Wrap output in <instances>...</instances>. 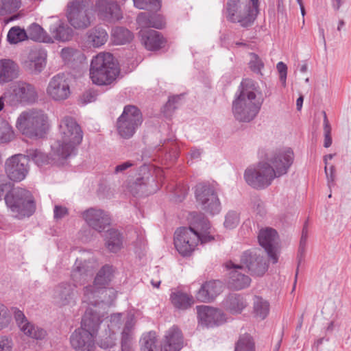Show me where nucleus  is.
Listing matches in <instances>:
<instances>
[{
	"instance_id": "f257e3e1",
	"label": "nucleus",
	"mask_w": 351,
	"mask_h": 351,
	"mask_svg": "<svg viewBox=\"0 0 351 351\" xmlns=\"http://www.w3.org/2000/svg\"><path fill=\"white\" fill-rule=\"evenodd\" d=\"M189 227H180L174 234V245L182 256H189L195 250L198 243H205L214 240L210 234L209 221L202 213H190Z\"/></svg>"
},
{
	"instance_id": "f03ea898",
	"label": "nucleus",
	"mask_w": 351,
	"mask_h": 351,
	"mask_svg": "<svg viewBox=\"0 0 351 351\" xmlns=\"http://www.w3.org/2000/svg\"><path fill=\"white\" fill-rule=\"evenodd\" d=\"M264 98L259 86L254 80L243 79L234 95L232 111L239 122L249 123L259 113Z\"/></svg>"
},
{
	"instance_id": "7ed1b4c3",
	"label": "nucleus",
	"mask_w": 351,
	"mask_h": 351,
	"mask_svg": "<svg viewBox=\"0 0 351 351\" xmlns=\"http://www.w3.org/2000/svg\"><path fill=\"white\" fill-rule=\"evenodd\" d=\"M60 138L51 145V154L58 159H66L75 156L82 143L83 132L75 119L64 117L60 123Z\"/></svg>"
},
{
	"instance_id": "20e7f679",
	"label": "nucleus",
	"mask_w": 351,
	"mask_h": 351,
	"mask_svg": "<svg viewBox=\"0 0 351 351\" xmlns=\"http://www.w3.org/2000/svg\"><path fill=\"white\" fill-rule=\"evenodd\" d=\"M93 270L86 262L77 260L71 271L73 285L69 282L60 283L54 290V298L60 305L65 306L73 302L75 298V289L77 285H84L92 276Z\"/></svg>"
},
{
	"instance_id": "39448f33",
	"label": "nucleus",
	"mask_w": 351,
	"mask_h": 351,
	"mask_svg": "<svg viewBox=\"0 0 351 351\" xmlns=\"http://www.w3.org/2000/svg\"><path fill=\"white\" fill-rule=\"evenodd\" d=\"M16 128L28 138H42L49 128L48 116L40 110L23 112L17 119Z\"/></svg>"
},
{
	"instance_id": "423d86ee",
	"label": "nucleus",
	"mask_w": 351,
	"mask_h": 351,
	"mask_svg": "<svg viewBox=\"0 0 351 351\" xmlns=\"http://www.w3.org/2000/svg\"><path fill=\"white\" fill-rule=\"evenodd\" d=\"M119 73L118 64L110 53H99L92 59L90 77L93 84H109Z\"/></svg>"
},
{
	"instance_id": "0eeeda50",
	"label": "nucleus",
	"mask_w": 351,
	"mask_h": 351,
	"mask_svg": "<svg viewBox=\"0 0 351 351\" xmlns=\"http://www.w3.org/2000/svg\"><path fill=\"white\" fill-rule=\"evenodd\" d=\"M5 202L14 217L19 219L32 216L36 210L34 197L25 189H13L5 196Z\"/></svg>"
},
{
	"instance_id": "6e6552de",
	"label": "nucleus",
	"mask_w": 351,
	"mask_h": 351,
	"mask_svg": "<svg viewBox=\"0 0 351 351\" xmlns=\"http://www.w3.org/2000/svg\"><path fill=\"white\" fill-rule=\"evenodd\" d=\"M90 0H74L67 6L66 18L75 29L84 30L94 20Z\"/></svg>"
},
{
	"instance_id": "1a4fd4ad",
	"label": "nucleus",
	"mask_w": 351,
	"mask_h": 351,
	"mask_svg": "<svg viewBox=\"0 0 351 351\" xmlns=\"http://www.w3.org/2000/svg\"><path fill=\"white\" fill-rule=\"evenodd\" d=\"M256 12L257 10L251 5L249 0H228L226 3L227 19L243 27L253 24Z\"/></svg>"
},
{
	"instance_id": "9d476101",
	"label": "nucleus",
	"mask_w": 351,
	"mask_h": 351,
	"mask_svg": "<svg viewBox=\"0 0 351 351\" xmlns=\"http://www.w3.org/2000/svg\"><path fill=\"white\" fill-rule=\"evenodd\" d=\"M113 267L109 265H104L97 272L93 285L84 288L83 302L93 306H96L99 300V295L106 291L113 277Z\"/></svg>"
},
{
	"instance_id": "9b49d317",
	"label": "nucleus",
	"mask_w": 351,
	"mask_h": 351,
	"mask_svg": "<svg viewBox=\"0 0 351 351\" xmlns=\"http://www.w3.org/2000/svg\"><path fill=\"white\" fill-rule=\"evenodd\" d=\"M278 178L274 169L267 162H260L255 168H247L244 173L245 182L258 190L266 189Z\"/></svg>"
},
{
	"instance_id": "f8f14e48",
	"label": "nucleus",
	"mask_w": 351,
	"mask_h": 351,
	"mask_svg": "<svg viewBox=\"0 0 351 351\" xmlns=\"http://www.w3.org/2000/svg\"><path fill=\"white\" fill-rule=\"evenodd\" d=\"M143 121L142 113L136 106H125L122 114L117 121L118 134L125 139L132 137L142 124Z\"/></svg>"
},
{
	"instance_id": "ddd939ff",
	"label": "nucleus",
	"mask_w": 351,
	"mask_h": 351,
	"mask_svg": "<svg viewBox=\"0 0 351 351\" xmlns=\"http://www.w3.org/2000/svg\"><path fill=\"white\" fill-rule=\"evenodd\" d=\"M195 197L202 210L210 215L218 214L221 202L215 186L208 182H200L195 187Z\"/></svg>"
},
{
	"instance_id": "4468645a",
	"label": "nucleus",
	"mask_w": 351,
	"mask_h": 351,
	"mask_svg": "<svg viewBox=\"0 0 351 351\" xmlns=\"http://www.w3.org/2000/svg\"><path fill=\"white\" fill-rule=\"evenodd\" d=\"M11 92L6 93L10 99L15 103L32 104L38 99L37 91L34 85L18 81L11 87Z\"/></svg>"
},
{
	"instance_id": "2eb2a0df",
	"label": "nucleus",
	"mask_w": 351,
	"mask_h": 351,
	"mask_svg": "<svg viewBox=\"0 0 351 351\" xmlns=\"http://www.w3.org/2000/svg\"><path fill=\"white\" fill-rule=\"evenodd\" d=\"M293 152L290 149L275 150L267 155V162L274 169L278 177L286 174L293 162Z\"/></svg>"
},
{
	"instance_id": "dca6fc26",
	"label": "nucleus",
	"mask_w": 351,
	"mask_h": 351,
	"mask_svg": "<svg viewBox=\"0 0 351 351\" xmlns=\"http://www.w3.org/2000/svg\"><path fill=\"white\" fill-rule=\"evenodd\" d=\"M5 169L10 180L21 182L28 173V160L23 154H15L7 159Z\"/></svg>"
},
{
	"instance_id": "f3484780",
	"label": "nucleus",
	"mask_w": 351,
	"mask_h": 351,
	"mask_svg": "<svg viewBox=\"0 0 351 351\" xmlns=\"http://www.w3.org/2000/svg\"><path fill=\"white\" fill-rule=\"evenodd\" d=\"M95 11L99 19L108 23H114L123 18L121 7L115 0H97Z\"/></svg>"
},
{
	"instance_id": "a211bd4d",
	"label": "nucleus",
	"mask_w": 351,
	"mask_h": 351,
	"mask_svg": "<svg viewBox=\"0 0 351 351\" xmlns=\"http://www.w3.org/2000/svg\"><path fill=\"white\" fill-rule=\"evenodd\" d=\"M197 317L199 324L208 328L219 326L227 321L222 310L208 306L197 307Z\"/></svg>"
},
{
	"instance_id": "6ab92c4d",
	"label": "nucleus",
	"mask_w": 351,
	"mask_h": 351,
	"mask_svg": "<svg viewBox=\"0 0 351 351\" xmlns=\"http://www.w3.org/2000/svg\"><path fill=\"white\" fill-rule=\"evenodd\" d=\"M47 94L54 101H63L69 97V82L65 74L58 73L50 80L47 88Z\"/></svg>"
},
{
	"instance_id": "aec40b11",
	"label": "nucleus",
	"mask_w": 351,
	"mask_h": 351,
	"mask_svg": "<svg viewBox=\"0 0 351 351\" xmlns=\"http://www.w3.org/2000/svg\"><path fill=\"white\" fill-rule=\"evenodd\" d=\"M14 317L21 331L26 336L36 340H43L47 337V330L29 322L23 311L14 308Z\"/></svg>"
},
{
	"instance_id": "412c9836",
	"label": "nucleus",
	"mask_w": 351,
	"mask_h": 351,
	"mask_svg": "<svg viewBox=\"0 0 351 351\" xmlns=\"http://www.w3.org/2000/svg\"><path fill=\"white\" fill-rule=\"evenodd\" d=\"M86 223L95 230L101 232L111 223L109 214L104 210L90 208L82 213Z\"/></svg>"
},
{
	"instance_id": "4be33fe9",
	"label": "nucleus",
	"mask_w": 351,
	"mask_h": 351,
	"mask_svg": "<svg viewBox=\"0 0 351 351\" xmlns=\"http://www.w3.org/2000/svg\"><path fill=\"white\" fill-rule=\"evenodd\" d=\"M95 337L90 331L77 328L71 333L69 340L75 351H95Z\"/></svg>"
},
{
	"instance_id": "5701e85b",
	"label": "nucleus",
	"mask_w": 351,
	"mask_h": 351,
	"mask_svg": "<svg viewBox=\"0 0 351 351\" xmlns=\"http://www.w3.org/2000/svg\"><path fill=\"white\" fill-rule=\"evenodd\" d=\"M241 261L247 267L252 276H262L268 269L266 258L256 252H245L241 256Z\"/></svg>"
},
{
	"instance_id": "b1692460",
	"label": "nucleus",
	"mask_w": 351,
	"mask_h": 351,
	"mask_svg": "<svg viewBox=\"0 0 351 351\" xmlns=\"http://www.w3.org/2000/svg\"><path fill=\"white\" fill-rule=\"evenodd\" d=\"M225 267L227 269H232L229 273L228 281V287L234 290H241L247 288L251 283V278L240 271L243 269L241 265L235 264L229 261L226 263Z\"/></svg>"
},
{
	"instance_id": "393cba45",
	"label": "nucleus",
	"mask_w": 351,
	"mask_h": 351,
	"mask_svg": "<svg viewBox=\"0 0 351 351\" xmlns=\"http://www.w3.org/2000/svg\"><path fill=\"white\" fill-rule=\"evenodd\" d=\"M258 239L260 245L264 248L272 263H276L278 260L276 253V245L278 239L277 231L271 228L261 230L259 232Z\"/></svg>"
},
{
	"instance_id": "a878e982",
	"label": "nucleus",
	"mask_w": 351,
	"mask_h": 351,
	"mask_svg": "<svg viewBox=\"0 0 351 351\" xmlns=\"http://www.w3.org/2000/svg\"><path fill=\"white\" fill-rule=\"evenodd\" d=\"M138 34L141 37V43L147 50L156 51L161 49L165 45V38L156 30L141 29Z\"/></svg>"
},
{
	"instance_id": "bb28decb",
	"label": "nucleus",
	"mask_w": 351,
	"mask_h": 351,
	"mask_svg": "<svg viewBox=\"0 0 351 351\" xmlns=\"http://www.w3.org/2000/svg\"><path fill=\"white\" fill-rule=\"evenodd\" d=\"M223 285L219 280L204 282L196 294V298L202 302H210L222 292Z\"/></svg>"
},
{
	"instance_id": "cd10ccee",
	"label": "nucleus",
	"mask_w": 351,
	"mask_h": 351,
	"mask_svg": "<svg viewBox=\"0 0 351 351\" xmlns=\"http://www.w3.org/2000/svg\"><path fill=\"white\" fill-rule=\"evenodd\" d=\"M19 66L9 58L0 59V84L3 85L16 79L19 76Z\"/></svg>"
},
{
	"instance_id": "c85d7f7f",
	"label": "nucleus",
	"mask_w": 351,
	"mask_h": 351,
	"mask_svg": "<svg viewBox=\"0 0 351 351\" xmlns=\"http://www.w3.org/2000/svg\"><path fill=\"white\" fill-rule=\"evenodd\" d=\"M247 302L245 298L239 293H230L222 302V306L232 314H240L247 306Z\"/></svg>"
},
{
	"instance_id": "c756f323",
	"label": "nucleus",
	"mask_w": 351,
	"mask_h": 351,
	"mask_svg": "<svg viewBox=\"0 0 351 351\" xmlns=\"http://www.w3.org/2000/svg\"><path fill=\"white\" fill-rule=\"evenodd\" d=\"M182 346V332L177 327L173 326L167 332L161 351H180Z\"/></svg>"
},
{
	"instance_id": "7c9ffc66",
	"label": "nucleus",
	"mask_w": 351,
	"mask_h": 351,
	"mask_svg": "<svg viewBox=\"0 0 351 351\" xmlns=\"http://www.w3.org/2000/svg\"><path fill=\"white\" fill-rule=\"evenodd\" d=\"M102 321L103 319L99 313L88 308L82 317L80 328L90 331L92 335L96 337Z\"/></svg>"
},
{
	"instance_id": "2f4dec72",
	"label": "nucleus",
	"mask_w": 351,
	"mask_h": 351,
	"mask_svg": "<svg viewBox=\"0 0 351 351\" xmlns=\"http://www.w3.org/2000/svg\"><path fill=\"white\" fill-rule=\"evenodd\" d=\"M49 31L53 40H56L60 42L71 40L74 34L73 29L60 20L51 25Z\"/></svg>"
},
{
	"instance_id": "473e14b6",
	"label": "nucleus",
	"mask_w": 351,
	"mask_h": 351,
	"mask_svg": "<svg viewBox=\"0 0 351 351\" xmlns=\"http://www.w3.org/2000/svg\"><path fill=\"white\" fill-rule=\"evenodd\" d=\"M136 21L142 29H149V27L162 29L165 26L163 18L156 14L141 12L138 15Z\"/></svg>"
},
{
	"instance_id": "72a5a7b5",
	"label": "nucleus",
	"mask_w": 351,
	"mask_h": 351,
	"mask_svg": "<svg viewBox=\"0 0 351 351\" xmlns=\"http://www.w3.org/2000/svg\"><path fill=\"white\" fill-rule=\"evenodd\" d=\"M87 41L94 47H100L108 39L106 29L100 25H96L86 32Z\"/></svg>"
},
{
	"instance_id": "f704fd0d",
	"label": "nucleus",
	"mask_w": 351,
	"mask_h": 351,
	"mask_svg": "<svg viewBox=\"0 0 351 351\" xmlns=\"http://www.w3.org/2000/svg\"><path fill=\"white\" fill-rule=\"evenodd\" d=\"M134 321L131 317H128L125 322L121 335V351H132V346L134 339Z\"/></svg>"
},
{
	"instance_id": "c9c22d12",
	"label": "nucleus",
	"mask_w": 351,
	"mask_h": 351,
	"mask_svg": "<svg viewBox=\"0 0 351 351\" xmlns=\"http://www.w3.org/2000/svg\"><path fill=\"white\" fill-rule=\"evenodd\" d=\"M170 300L173 306L179 310H186L194 303L191 295L180 290L173 291L170 295Z\"/></svg>"
},
{
	"instance_id": "e433bc0d",
	"label": "nucleus",
	"mask_w": 351,
	"mask_h": 351,
	"mask_svg": "<svg viewBox=\"0 0 351 351\" xmlns=\"http://www.w3.org/2000/svg\"><path fill=\"white\" fill-rule=\"evenodd\" d=\"M123 235L117 230L110 229L107 231L105 238V245L112 253H117L123 247Z\"/></svg>"
},
{
	"instance_id": "4c0bfd02",
	"label": "nucleus",
	"mask_w": 351,
	"mask_h": 351,
	"mask_svg": "<svg viewBox=\"0 0 351 351\" xmlns=\"http://www.w3.org/2000/svg\"><path fill=\"white\" fill-rule=\"evenodd\" d=\"M130 192L134 197L147 196L152 193L149 189V178L139 177L128 186Z\"/></svg>"
},
{
	"instance_id": "58836bf2",
	"label": "nucleus",
	"mask_w": 351,
	"mask_h": 351,
	"mask_svg": "<svg viewBox=\"0 0 351 351\" xmlns=\"http://www.w3.org/2000/svg\"><path fill=\"white\" fill-rule=\"evenodd\" d=\"M26 64L32 73L38 74L40 73L46 65L45 56L37 51H32L28 56Z\"/></svg>"
},
{
	"instance_id": "ea45409f",
	"label": "nucleus",
	"mask_w": 351,
	"mask_h": 351,
	"mask_svg": "<svg viewBox=\"0 0 351 351\" xmlns=\"http://www.w3.org/2000/svg\"><path fill=\"white\" fill-rule=\"evenodd\" d=\"M28 39L46 43H53V40L44 29L37 23L31 24L26 31Z\"/></svg>"
},
{
	"instance_id": "a19ab883",
	"label": "nucleus",
	"mask_w": 351,
	"mask_h": 351,
	"mask_svg": "<svg viewBox=\"0 0 351 351\" xmlns=\"http://www.w3.org/2000/svg\"><path fill=\"white\" fill-rule=\"evenodd\" d=\"M133 34L127 28L117 26L111 32L112 41L114 45H121L130 43L133 39Z\"/></svg>"
},
{
	"instance_id": "79ce46f5",
	"label": "nucleus",
	"mask_w": 351,
	"mask_h": 351,
	"mask_svg": "<svg viewBox=\"0 0 351 351\" xmlns=\"http://www.w3.org/2000/svg\"><path fill=\"white\" fill-rule=\"evenodd\" d=\"M157 337L154 331L145 333L140 339L141 351H158Z\"/></svg>"
},
{
	"instance_id": "37998d69",
	"label": "nucleus",
	"mask_w": 351,
	"mask_h": 351,
	"mask_svg": "<svg viewBox=\"0 0 351 351\" xmlns=\"http://www.w3.org/2000/svg\"><path fill=\"white\" fill-rule=\"evenodd\" d=\"M253 305L255 316L261 319H265L269 312V303L262 297L256 295L254 298Z\"/></svg>"
},
{
	"instance_id": "c03bdc74",
	"label": "nucleus",
	"mask_w": 351,
	"mask_h": 351,
	"mask_svg": "<svg viewBox=\"0 0 351 351\" xmlns=\"http://www.w3.org/2000/svg\"><path fill=\"white\" fill-rule=\"evenodd\" d=\"M234 351H255V343L252 336L247 333L241 335L235 343Z\"/></svg>"
},
{
	"instance_id": "a18cd8bd",
	"label": "nucleus",
	"mask_w": 351,
	"mask_h": 351,
	"mask_svg": "<svg viewBox=\"0 0 351 351\" xmlns=\"http://www.w3.org/2000/svg\"><path fill=\"white\" fill-rule=\"evenodd\" d=\"M27 39V32L19 26L11 27L7 35V40L10 44H17Z\"/></svg>"
},
{
	"instance_id": "49530a36",
	"label": "nucleus",
	"mask_w": 351,
	"mask_h": 351,
	"mask_svg": "<svg viewBox=\"0 0 351 351\" xmlns=\"http://www.w3.org/2000/svg\"><path fill=\"white\" fill-rule=\"evenodd\" d=\"M29 160H32L38 166H43L49 162V157L38 149H29L25 155Z\"/></svg>"
},
{
	"instance_id": "de8ad7c7",
	"label": "nucleus",
	"mask_w": 351,
	"mask_h": 351,
	"mask_svg": "<svg viewBox=\"0 0 351 351\" xmlns=\"http://www.w3.org/2000/svg\"><path fill=\"white\" fill-rule=\"evenodd\" d=\"M81 51L72 47H64L61 50V57L66 64L73 62L81 55Z\"/></svg>"
},
{
	"instance_id": "09e8293b",
	"label": "nucleus",
	"mask_w": 351,
	"mask_h": 351,
	"mask_svg": "<svg viewBox=\"0 0 351 351\" xmlns=\"http://www.w3.org/2000/svg\"><path fill=\"white\" fill-rule=\"evenodd\" d=\"M117 344L115 331L109 330L108 334L104 335L99 340V345L101 348L108 349L113 348Z\"/></svg>"
},
{
	"instance_id": "8fccbe9b",
	"label": "nucleus",
	"mask_w": 351,
	"mask_h": 351,
	"mask_svg": "<svg viewBox=\"0 0 351 351\" xmlns=\"http://www.w3.org/2000/svg\"><path fill=\"white\" fill-rule=\"evenodd\" d=\"M182 95H173L169 97L167 102L163 107L162 112L165 116H170L171 113L178 108V101L180 100Z\"/></svg>"
},
{
	"instance_id": "3c124183",
	"label": "nucleus",
	"mask_w": 351,
	"mask_h": 351,
	"mask_svg": "<svg viewBox=\"0 0 351 351\" xmlns=\"http://www.w3.org/2000/svg\"><path fill=\"white\" fill-rule=\"evenodd\" d=\"M250 60L249 62V67L252 71L256 73H261L262 69L264 67V63L261 58L254 53H250Z\"/></svg>"
},
{
	"instance_id": "603ef678",
	"label": "nucleus",
	"mask_w": 351,
	"mask_h": 351,
	"mask_svg": "<svg viewBox=\"0 0 351 351\" xmlns=\"http://www.w3.org/2000/svg\"><path fill=\"white\" fill-rule=\"evenodd\" d=\"M239 223V217L237 212L230 211L226 215L224 226L228 229L236 228Z\"/></svg>"
},
{
	"instance_id": "864d4df0",
	"label": "nucleus",
	"mask_w": 351,
	"mask_h": 351,
	"mask_svg": "<svg viewBox=\"0 0 351 351\" xmlns=\"http://www.w3.org/2000/svg\"><path fill=\"white\" fill-rule=\"evenodd\" d=\"M11 320L8 308L0 303V330L8 327Z\"/></svg>"
},
{
	"instance_id": "5fc2aeb1",
	"label": "nucleus",
	"mask_w": 351,
	"mask_h": 351,
	"mask_svg": "<svg viewBox=\"0 0 351 351\" xmlns=\"http://www.w3.org/2000/svg\"><path fill=\"white\" fill-rule=\"evenodd\" d=\"M13 138L14 132L12 128L7 124L2 125L0 128V143L10 142Z\"/></svg>"
},
{
	"instance_id": "6e6d98bb",
	"label": "nucleus",
	"mask_w": 351,
	"mask_h": 351,
	"mask_svg": "<svg viewBox=\"0 0 351 351\" xmlns=\"http://www.w3.org/2000/svg\"><path fill=\"white\" fill-rule=\"evenodd\" d=\"M122 313H114L110 315L108 328L109 330L115 331L116 329H119L122 325Z\"/></svg>"
},
{
	"instance_id": "4d7b16f0",
	"label": "nucleus",
	"mask_w": 351,
	"mask_h": 351,
	"mask_svg": "<svg viewBox=\"0 0 351 351\" xmlns=\"http://www.w3.org/2000/svg\"><path fill=\"white\" fill-rule=\"evenodd\" d=\"M133 2L135 7L142 10L147 9L149 6L157 8L160 4L158 0H133Z\"/></svg>"
},
{
	"instance_id": "13d9d810",
	"label": "nucleus",
	"mask_w": 351,
	"mask_h": 351,
	"mask_svg": "<svg viewBox=\"0 0 351 351\" xmlns=\"http://www.w3.org/2000/svg\"><path fill=\"white\" fill-rule=\"evenodd\" d=\"M13 184L6 180H0V201L3 197L9 193L13 189Z\"/></svg>"
},
{
	"instance_id": "bf43d9fd",
	"label": "nucleus",
	"mask_w": 351,
	"mask_h": 351,
	"mask_svg": "<svg viewBox=\"0 0 351 351\" xmlns=\"http://www.w3.org/2000/svg\"><path fill=\"white\" fill-rule=\"evenodd\" d=\"M276 68L279 73L280 81L281 82L282 86L285 87L287 75V66L284 62H279L276 65Z\"/></svg>"
},
{
	"instance_id": "052dcab7",
	"label": "nucleus",
	"mask_w": 351,
	"mask_h": 351,
	"mask_svg": "<svg viewBox=\"0 0 351 351\" xmlns=\"http://www.w3.org/2000/svg\"><path fill=\"white\" fill-rule=\"evenodd\" d=\"M13 342L10 338L5 336L0 337V351H12Z\"/></svg>"
},
{
	"instance_id": "680f3d73",
	"label": "nucleus",
	"mask_w": 351,
	"mask_h": 351,
	"mask_svg": "<svg viewBox=\"0 0 351 351\" xmlns=\"http://www.w3.org/2000/svg\"><path fill=\"white\" fill-rule=\"evenodd\" d=\"M97 93L94 90H88L83 93L81 100L83 104L93 102L96 100Z\"/></svg>"
},
{
	"instance_id": "e2e57ef3",
	"label": "nucleus",
	"mask_w": 351,
	"mask_h": 351,
	"mask_svg": "<svg viewBox=\"0 0 351 351\" xmlns=\"http://www.w3.org/2000/svg\"><path fill=\"white\" fill-rule=\"evenodd\" d=\"M53 213L55 219H62L68 215V209L64 206H55Z\"/></svg>"
},
{
	"instance_id": "0e129e2a",
	"label": "nucleus",
	"mask_w": 351,
	"mask_h": 351,
	"mask_svg": "<svg viewBox=\"0 0 351 351\" xmlns=\"http://www.w3.org/2000/svg\"><path fill=\"white\" fill-rule=\"evenodd\" d=\"M306 247L299 245L298 255H297L298 268L304 261L305 255H306ZM297 270H298V269ZM298 271H296V274H295L296 277L298 276Z\"/></svg>"
},
{
	"instance_id": "69168bd1",
	"label": "nucleus",
	"mask_w": 351,
	"mask_h": 351,
	"mask_svg": "<svg viewBox=\"0 0 351 351\" xmlns=\"http://www.w3.org/2000/svg\"><path fill=\"white\" fill-rule=\"evenodd\" d=\"M133 165H134V164L131 161L124 162H123L120 165H118L115 167L114 173H119L123 172L124 171H125L128 168L132 167Z\"/></svg>"
},
{
	"instance_id": "338daca9",
	"label": "nucleus",
	"mask_w": 351,
	"mask_h": 351,
	"mask_svg": "<svg viewBox=\"0 0 351 351\" xmlns=\"http://www.w3.org/2000/svg\"><path fill=\"white\" fill-rule=\"evenodd\" d=\"M325 173L327 176L328 184L333 182L335 180V167L331 166L330 168V173L328 171L327 165L325 166Z\"/></svg>"
},
{
	"instance_id": "774afa93",
	"label": "nucleus",
	"mask_w": 351,
	"mask_h": 351,
	"mask_svg": "<svg viewBox=\"0 0 351 351\" xmlns=\"http://www.w3.org/2000/svg\"><path fill=\"white\" fill-rule=\"evenodd\" d=\"M324 113V134H330L331 133V128L329 123V121L328 120L326 114L325 112Z\"/></svg>"
}]
</instances>
